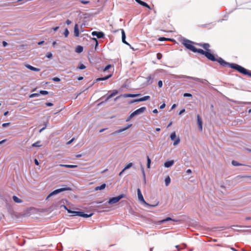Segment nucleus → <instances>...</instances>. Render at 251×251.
<instances>
[{"instance_id": "nucleus-1", "label": "nucleus", "mask_w": 251, "mask_h": 251, "mask_svg": "<svg viewBox=\"0 0 251 251\" xmlns=\"http://www.w3.org/2000/svg\"><path fill=\"white\" fill-rule=\"evenodd\" d=\"M198 46L203 48L205 51L200 49L199 53L204 55L208 59L212 61L218 62L222 66L226 67L227 62L225 61L222 58L218 57L216 58L213 54L210 52L209 48L210 47L208 43H196Z\"/></svg>"}, {"instance_id": "nucleus-2", "label": "nucleus", "mask_w": 251, "mask_h": 251, "mask_svg": "<svg viewBox=\"0 0 251 251\" xmlns=\"http://www.w3.org/2000/svg\"><path fill=\"white\" fill-rule=\"evenodd\" d=\"M197 43H194L190 40L187 39H184L182 42L183 45L188 50L192 51L194 52H199L201 49H197L194 45H196Z\"/></svg>"}, {"instance_id": "nucleus-3", "label": "nucleus", "mask_w": 251, "mask_h": 251, "mask_svg": "<svg viewBox=\"0 0 251 251\" xmlns=\"http://www.w3.org/2000/svg\"><path fill=\"white\" fill-rule=\"evenodd\" d=\"M226 66H228L231 68L234 69L240 73L244 75H246V74H247L248 70L238 64L235 63H229L227 62V64L226 65Z\"/></svg>"}, {"instance_id": "nucleus-4", "label": "nucleus", "mask_w": 251, "mask_h": 251, "mask_svg": "<svg viewBox=\"0 0 251 251\" xmlns=\"http://www.w3.org/2000/svg\"><path fill=\"white\" fill-rule=\"evenodd\" d=\"M71 190V188H70V187H67V186H65L63 188H60V189H56L53 191H52V192H51L48 196L47 197V199L49 198V197L53 196V195H56V194H58L60 192H63V191H70Z\"/></svg>"}, {"instance_id": "nucleus-5", "label": "nucleus", "mask_w": 251, "mask_h": 251, "mask_svg": "<svg viewBox=\"0 0 251 251\" xmlns=\"http://www.w3.org/2000/svg\"><path fill=\"white\" fill-rule=\"evenodd\" d=\"M137 195H138V199L139 200L141 201L143 204L146 205H148V206H151V207H154L155 206V205H151V204H149V203H147L144 200V199L143 198V196L141 193V191L140 190V189L139 188L137 189Z\"/></svg>"}, {"instance_id": "nucleus-6", "label": "nucleus", "mask_w": 251, "mask_h": 251, "mask_svg": "<svg viewBox=\"0 0 251 251\" xmlns=\"http://www.w3.org/2000/svg\"><path fill=\"white\" fill-rule=\"evenodd\" d=\"M146 109L145 107H142L136 110L130 115L129 118H132L136 115H139L143 113L145 111Z\"/></svg>"}, {"instance_id": "nucleus-7", "label": "nucleus", "mask_w": 251, "mask_h": 251, "mask_svg": "<svg viewBox=\"0 0 251 251\" xmlns=\"http://www.w3.org/2000/svg\"><path fill=\"white\" fill-rule=\"evenodd\" d=\"M124 195L123 194L120 195L117 197H113L109 199L108 203L110 204L116 203L118 202L121 199L124 198Z\"/></svg>"}, {"instance_id": "nucleus-8", "label": "nucleus", "mask_w": 251, "mask_h": 251, "mask_svg": "<svg viewBox=\"0 0 251 251\" xmlns=\"http://www.w3.org/2000/svg\"><path fill=\"white\" fill-rule=\"evenodd\" d=\"M170 138L172 140H174V145L176 146L178 145L180 142V139L179 137L176 138V134L175 132H173L170 135Z\"/></svg>"}, {"instance_id": "nucleus-9", "label": "nucleus", "mask_w": 251, "mask_h": 251, "mask_svg": "<svg viewBox=\"0 0 251 251\" xmlns=\"http://www.w3.org/2000/svg\"><path fill=\"white\" fill-rule=\"evenodd\" d=\"M140 94H124L123 95H121L117 97L116 98H115L114 100H117L118 99H119L120 97H123L124 98H135L138 96H139Z\"/></svg>"}, {"instance_id": "nucleus-10", "label": "nucleus", "mask_w": 251, "mask_h": 251, "mask_svg": "<svg viewBox=\"0 0 251 251\" xmlns=\"http://www.w3.org/2000/svg\"><path fill=\"white\" fill-rule=\"evenodd\" d=\"M150 99V97L149 96H146L142 98L138 99H134L131 101L130 103L136 102H140V101H143L147 100H148Z\"/></svg>"}, {"instance_id": "nucleus-11", "label": "nucleus", "mask_w": 251, "mask_h": 251, "mask_svg": "<svg viewBox=\"0 0 251 251\" xmlns=\"http://www.w3.org/2000/svg\"><path fill=\"white\" fill-rule=\"evenodd\" d=\"M73 212V214H75V215H77V216H80L82 217H84V218H88V217H90L92 215V214L88 215L87 214L83 213V212H80V211H76V212Z\"/></svg>"}, {"instance_id": "nucleus-12", "label": "nucleus", "mask_w": 251, "mask_h": 251, "mask_svg": "<svg viewBox=\"0 0 251 251\" xmlns=\"http://www.w3.org/2000/svg\"><path fill=\"white\" fill-rule=\"evenodd\" d=\"M197 123L198 125V127L200 131L202 130V121L200 116L198 114L197 115Z\"/></svg>"}, {"instance_id": "nucleus-13", "label": "nucleus", "mask_w": 251, "mask_h": 251, "mask_svg": "<svg viewBox=\"0 0 251 251\" xmlns=\"http://www.w3.org/2000/svg\"><path fill=\"white\" fill-rule=\"evenodd\" d=\"M92 35L97 36L98 38H101L104 37V33L102 32L93 31L92 33Z\"/></svg>"}, {"instance_id": "nucleus-14", "label": "nucleus", "mask_w": 251, "mask_h": 251, "mask_svg": "<svg viewBox=\"0 0 251 251\" xmlns=\"http://www.w3.org/2000/svg\"><path fill=\"white\" fill-rule=\"evenodd\" d=\"M118 90H114L112 91V93L107 96V97L106 98V99L105 100V102H107L110 99H111L113 97H114L115 95H116L117 94H118Z\"/></svg>"}, {"instance_id": "nucleus-15", "label": "nucleus", "mask_w": 251, "mask_h": 251, "mask_svg": "<svg viewBox=\"0 0 251 251\" xmlns=\"http://www.w3.org/2000/svg\"><path fill=\"white\" fill-rule=\"evenodd\" d=\"M118 90H114L112 91V93L107 96V97L106 98V99L105 100V102H107L110 99H111L113 97H114L115 95H116L117 94H118Z\"/></svg>"}, {"instance_id": "nucleus-16", "label": "nucleus", "mask_w": 251, "mask_h": 251, "mask_svg": "<svg viewBox=\"0 0 251 251\" xmlns=\"http://www.w3.org/2000/svg\"><path fill=\"white\" fill-rule=\"evenodd\" d=\"M138 4L142 5L144 7H147L149 9H151L150 6L145 2H144L141 0H135Z\"/></svg>"}, {"instance_id": "nucleus-17", "label": "nucleus", "mask_w": 251, "mask_h": 251, "mask_svg": "<svg viewBox=\"0 0 251 251\" xmlns=\"http://www.w3.org/2000/svg\"><path fill=\"white\" fill-rule=\"evenodd\" d=\"M25 66L28 69L33 71L39 72L40 71V69L33 67L29 64H25Z\"/></svg>"}, {"instance_id": "nucleus-18", "label": "nucleus", "mask_w": 251, "mask_h": 251, "mask_svg": "<svg viewBox=\"0 0 251 251\" xmlns=\"http://www.w3.org/2000/svg\"><path fill=\"white\" fill-rule=\"evenodd\" d=\"M25 66L28 69L33 71L39 72L40 71V69L33 67L29 64H25Z\"/></svg>"}, {"instance_id": "nucleus-19", "label": "nucleus", "mask_w": 251, "mask_h": 251, "mask_svg": "<svg viewBox=\"0 0 251 251\" xmlns=\"http://www.w3.org/2000/svg\"><path fill=\"white\" fill-rule=\"evenodd\" d=\"M120 30L121 31V33H122V42L124 43H125V44L129 45L128 43L127 42H126V34H125L124 30L123 29H121Z\"/></svg>"}, {"instance_id": "nucleus-20", "label": "nucleus", "mask_w": 251, "mask_h": 251, "mask_svg": "<svg viewBox=\"0 0 251 251\" xmlns=\"http://www.w3.org/2000/svg\"><path fill=\"white\" fill-rule=\"evenodd\" d=\"M74 35L75 37H78L79 35V30L77 24L75 25L74 27Z\"/></svg>"}, {"instance_id": "nucleus-21", "label": "nucleus", "mask_w": 251, "mask_h": 251, "mask_svg": "<svg viewBox=\"0 0 251 251\" xmlns=\"http://www.w3.org/2000/svg\"><path fill=\"white\" fill-rule=\"evenodd\" d=\"M111 76H112V74H109V75H106L104 77L98 78L97 79V81H100L105 80L109 78Z\"/></svg>"}, {"instance_id": "nucleus-22", "label": "nucleus", "mask_w": 251, "mask_h": 251, "mask_svg": "<svg viewBox=\"0 0 251 251\" xmlns=\"http://www.w3.org/2000/svg\"><path fill=\"white\" fill-rule=\"evenodd\" d=\"M147 82L148 84H151L153 82V77L151 75H149L147 78Z\"/></svg>"}, {"instance_id": "nucleus-23", "label": "nucleus", "mask_w": 251, "mask_h": 251, "mask_svg": "<svg viewBox=\"0 0 251 251\" xmlns=\"http://www.w3.org/2000/svg\"><path fill=\"white\" fill-rule=\"evenodd\" d=\"M174 163V160L168 161L164 163V166L167 168H169L172 166Z\"/></svg>"}, {"instance_id": "nucleus-24", "label": "nucleus", "mask_w": 251, "mask_h": 251, "mask_svg": "<svg viewBox=\"0 0 251 251\" xmlns=\"http://www.w3.org/2000/svg\"><path fill=\"white\" fill-rule=\"evenodd\" d=\"M60 166L68 168H75L77 167V165H64V164H60Z\"/></svg>"}, {"instance_id": "nucleus-25", "label": "nucleus", "mask_w": 251, "mask_h": 251, "mask_svg": "<svg viewBox=\"0 0 251 251\" xmlns=\"http://www.w3.org/2000/svg\"><path fill=\"white\" fill-rule=\"evenodd\" d=\"M105 187H106V184L103 183V184H101L100 186H97V187H95V190L96 191L101 190L104 189L105 188Z\"/></svg>"}, {"instance_id": "nucleus-26", "label": "nucleus", "mask_w": 251, "mask_h": 251, "mask_svg": "<svg viewBox=\"0 0 251 251\" xmlns=\"http://www.w3.org/2000/svg\"><path fill=\"white\" fill-rule=\"evenodd\" d=\"M13 201L16 203H22L23 201L16 196H13Z\"/></svg>"}, {"instance_id": "nucleus-27", "label": "nucleus", "mask_w": 251, "mask_h": 251, "mask_svg": "<svg viewBox=\"0 0 251 251\" xmlns=\"http://www.w3.org/2000/svg\"><path fill=\"white\" fill-rule=\"evenodd\" d=\"M83 48L82 46H78L76 48L75 51L77 53H81V52L83 51Z\"/></svg>"}, {"instance_id": "nucleus-28", "label": "nucleus", "mask_w": 251, "mask_h": 251, "mask_svg": "<svg viewBox=\"0 0 251 251\" xmlns=\"http://www.w3.org/2000/svg\"><path fill=\"white\" fill-rule=\"evenodd\" d=\"M42 145H41V141H38L36 142H35V143H34L32 144V147H40Z\"/></svg>"}, {"instance_id": "nucleus-29", "label": "nucleus", "mask_w": 251, "mask_h": 251, "mask_svg": "<svg viewBox=\"0 0 251 251\" xmlns=\"http://www.w3.org/2000/svg\"><path fill=\"white\" fill-rule=\"evenodd\" d=\"M165 182L166 186H168L171 182V178L169 176H167L165 179Z\"/></svg>"}, {"instance_id": "nucleus-30", "label": "nucleus", "mask_w": 251, "mask_h": 251, "mask_svg": "<svg viewBox=\"0 0 251 251\" xmlns=\"http://www.w3.org/2000/svg\"><path fill=\"white\" fill-rule=\"evenodd\" d=\"M172 220H173V219L171 218L167 217V218H166L165 219H163L162 220H161V221H159L158 223H163L164 222H167V221H172Z\"/></svg>"}, {"instance_id": "nucleus-31", "label": "nucleus", "mask_w": 251, "mask_h": 251, "mask_svg": "<svg viewBox=\"0 0 251 251\" xmlns=\"http://www.w3.org/2000/svg\"><path fill=\"white\" fill-rule=\"evenodd\" d=\"M132 165H133V164L132 163H129L126 164L125 168H124V171H125V170L130 168V167H131L132 166Z\"/></svg>"}, {"instance_id": "nucleus-32", "label": "nucleus", "mask_w": 251, "mask_h": 251, "mask_svg": "<svg viewBox=\"0 0 251 251\" xmlns=\"http://www.w3.org/2000/svg\"><path fill=\"white\" fill-rule=\"evenodd\" d=\"M151 159L150 158L149 156H147V167L148 169H150V167H151Z\"/></svg>"}, {"instance_id": "nucleus-33", "label": "nucleus", "mask_w": 251, "mask_h": 251, "mask_svg": "<svg viewBox=\"0 0 251 251\" xmlns=\"http://www.w3.org/2000/svg\"><path fill=\"white\" fill-rule=\"evenodd\" d=\"M62 207H63L65 209H66V210H67L68 212L69 213H73V212H76L75 211H72L70 209H68V208L66 206L63 205H62Z\"/></svg>"}, {"instance_id": "nucleus-34", "label": "nucleus", "mask_w": 251, "mask_h": 251, "mask_svg": "<svg viewBox=\"0 0 251 251\" xmlns=\"http://www.w3.org/2000/svg\"><path fill=\"white\" fill-rule=\"evenodd\" d=\"M112 67V65L110 64L107 65L103 69V72H106Z\"/></svg>"}, {"instance_id": "nucleus-35", "label": "nucleus", "mask_w": 251, "mask_h": 251, "mask_svg": "<svg viewBox=\"0 0 251 251\" xmlns=\"http://www.w3.org/2000/svg\"><path fill=\"white\" fill-rule=\"evenodd\" d=\"M160 41H171L172 40L170 38H167L165 37H160L158 39Z\"/></svg>"}, {"instance_id": "nucleus-36", "label": "nucleus", "mask_w": 251, "mask_h": 251, "mask_svg": "<svg viewBox=\"0 0 251 251\" xmlns=\"http://www.w3.org/2000/svg\"><path fill=\"white\" fill-rule=\"evenodd\" d=\"M131 126V125H129L127 126H126V127H125V128H124L123 129H120L119 130L118 132H121L124 131L126 130L127 129H128V128H129Z\"/></svg>"}, {"instance_id": "nucleus-37", "label": "nucleus", "mask_w": 251, "mask_h": 251, "mask_svg": "<svg viewBox=\"0 0 251 251\" xmlns=\"http://www.w3.org/2000/svg\"><path fill=\"white\" fill-rule=\"evenodd\" d=\"M69 34V31L68 29L67 28H66L63 33V34L64 35L65 37H67Z\"/></svg>"}, {"instance_id": "nucleus-38", "label": "nucleus", "mask_w": 251, "mask_h": 251, "mask_svg": "<svg viewBox=\"0 0 251 251\" xmlns=\"http://www.w3.org/2000/svg\"><path fill=\"white\" fill-rule=\"evenodd\" d=\"M232 164L233 165V166H240L241 165L240 164H239V163H238L236 161H235V160H233L232 161Z\"/></svg>"}, {"instance_id": "nucleus-39", "label": "nucleus", "mask_w": 251, "mask_h": 251, "mask_svg": "<svg viewBox=\"0 0 251 251\" xmlns=\"http://www.w3.org/2000/svg\"><path fill=\"white\" fill-rule=\"evenodd\" d=\"M78 68L80 70H83L86 68V66L83 64H80Z\"/></svg>"}, {"instance_id": "nucleus-40", "label": "nucleus", "mask_w": 251, "mask_h": 251, "mask_svg": "<svg viewBox=\"0 0 251 251\" xmlns=\"http://www.w3.org/2000/svg\"><path fill=\"white\" fill-rule=\"evenodd\" d=\"M39 96V94H38V93H33V94H31L29 96V98H34V97H38Z\"/></svg>"}, {"instance_id": "nucleus-41", "label": "nucleus", "mask_w": 251, "mask_h": 251, "mask_svg": "<svg viewBox=\"0 0 251 251\" xmlns=\"http://www.w3.org/2000/svg\"><path fill=\"white\" fill-rule=\"evenodd\" d=\"M48 92L47 91H45V90H41L40 91V94H42V95H47L48 94Z\"/></svg>"}, {"instance_id": "nucleus-42", "label": "nucleus", "mask_w": 251, "mask_h": 251, "mask_svg": "<svg viewBox=\"0 0 251 251\" xmlns=\"http://www.w3.org/2000/svg\"><path fill=\"white\" fill-rule=\"evenodd\" d=\"M79 1L82 3V4H88L90 2L89 1H88V0H79Z\"/></svg>"}, {"instance_id": "nucleus-43", "label": "nucleus", "mask_w": 251, "mask_h": 251, "mask_svg": "<svg viewBox=\"0 0 251 251\" xmlns=\"http://www.w3.org/2000/svg\"><path fill=\"white\" fill-rule=\"evenodd\" d=\"M52 56V54L51 52H48L47 54H46V57H47L48 58H51Z\"/></svg>"}, {"instance_id": "nucleus-44", "label": "nucleus", "mask_w": 251, "mask_h": 251, "mask_svg": "<svg viewBox=\"0 0 251 251\" xmlns=\"http://www.w3.org/2000/svg\"><path fill=\"white\" fill-rule=\"evenodd\" d=\"M92 40H93L95 43H96V45H95V49H96L97 47L98 46V40H97V39H96L95 38H92Z\"/></svg>"}, {"instance_id": "nucleus-45", "label": "nucleus", "mask_w": 251, "mask_h": 251, "mask_svg": "<svg viewBox=\"0 0 251 251\" xmlns=\"http://www.w3.org/2000/svg\"><path fill=\"white\" fill-rule=\"evenodd\" d=\"M162 85H163V83H162V81L161 80H159L158 82V86L159 88H161L162 87Z\"/></svg>"}, {"instance_id": "nucleus-46", "label": "nucleus", "mask_w": 251, "mask_h": 251, "mask_svg": "<svg viewBox=\"0 0 251 251\" xmlns=\"http://www.w3.org/2000/svg\"><path fill=\"white\" fill-rule=\"evenodd\" d=\"M192 96V95L190 93H184L183 94V97H191Z\"/></svg>"}, {"instance_id": "nucleus-47", "label": "nucleus", "mask_w": 251, "mask_h": 251, "mask_svg": "<svg viewBox=\"0 0 251 251\" xmlns=\"http://www.w3.org/2000/svg\"><path fill=\"white\" fill-rule=\"evenodd\" d=\"M52 80L56 82H59L60 81V79L57 77L53 78Z\"/></svg>"}, {"instance_id": "nucleus-48", "label": "nucleus", "mask_w": 251, "mask_h": 251, "mask_svg": "<svg viewBox=\"0 0 251 251\" xmlns=\"http://www.w3.org/2000/svg\"><path fill=\"white\" fill-rule=\"evenodd\" d=\"M10 123H4L2 125V126L3 127H6L8 126H9L10 125Z\"/></svg>"}, {"instance_id": "nucleus-49", "label": "nucleus", "mask_w": 251, "mask_h": 251, "mask_svg": "<svg viewBox=\"0 0 251 251\" xmlns=\"http://www.w3.org/2000/svg\"><path fill=\"white\" fill-rule=\"evenodd\" d=\"M45 104L47 106H51L53 105V103L51 102H46Z\"/></svg>"}, {"instance_id": "nucleus-50", "label": "nucleus", "mask_w": 251, "mask_h": 251, "mask_svg": "<svg viewBox=\"0 0 251 251\" xmlns=\"http://www.w3.org/2000/svg\"><path fill=\"white\" fill-rule=\"evenodd\" d=\"M157 57L158 59H160L162 57V54L160 53H158L157 54Z\"/></svg>"}, {"instance_id": "nucleus-51", "label": "nucleus", "mask_w": 251, "mask_h": 251, "mask_svg": "<svg viewBox=\"0 0 251 251\" xmlns=\"http://www.w3.org/2000/svg\"><path fill=\"white\" fill-rule=\"evenodd\" d=\"M74 140H75L74 138H72L71 140H70L69 141H68L67 143V144L69 145V144H71Z\"/></svg>"}, {"instance_id": "nucleus-52", "label": "nucleus", "mask_w": 251, "mask_h": 251, "mask_svg": "<svg viewBox=\"0 0 251 251\" xmlns=\"http://www.w3.org/2000/svg\"><path fill=\"white\" fill-rule=\"evenodd\" d=\"M166 106V104L165 103H163L162 104H161L160 106V109H163L164 108H165Z\"/></svg>"}, {"instance_id": "nucleus-53", "label": "nucleus", "mask_w": 251, "mask_h": 251, "mask_svg": "<svg viewBox=\"0 0 251 251\" xmlns=\"http://www.w3.org/2000/svg\"><path fill=\"white\" fill-rule=\"evenodd\" d=\"M71 21L70 20H67L66 21V24L67 25H69L71 24Z\"/></svg>"}, {"instance_id": "nucleus-54", "label": "nucleus", "mask_w": 251, "mask_h": 251, "mask_svg": "<svg viewBox=\"0 0 251 251\" xmlns=\"http://www.w3.org/2000/svg\"><path fill=\"white\" fill-rule=\"evenodd\" d=\"M246 75L251 77V72L248 70L247 74H246Z\"/></svg>"}, {"instance_id": "nucleus-55", "label": "nucleus", "mask_w": 251, "mask_h": 251, "mask_svg": "<svg viewBox=\"0 0 251 251\" xmlns=\"http://www.w3.org/2000/svg\"><path fill=\"white\" fill-rule=\"evenodd\" d=\"M2 45L4 46V47H6L7 45V43L5 41H3L2 42Z\"/></svg>"}, {"instance_id": "nucleus-56", "label": "nucleus", "mask_w": 251, "mask_h": 251, "mask_svg": "<svg viewBox=\"0 0 251 251\" xmlns=\"http://www.w3.org/2000/svg\"><path fill=\"white\" fill-rule=\"evenodd\" d=\"M176 248L177 249V250L178 251H180L181 250V248H179V245H176Z\"/></svg>"}, {"instance_id": "nucleus-57", "label": "nucleus", "mask_w": 251, "mask_h": 251, "mask_svg": "<svg viewBox=\"0 0 251 251\" xmlns=\"http://www.w3.org/2000/svg\"><path fill=\"white\" fill-rule=\"evenodd\" d=\"M34 162H35V164L36 165H39V162L37 160V159H34Z\"/></svg>"}, {"instance_id": "nucleus-58", "label": "nucleus", "mask_w": 251, "mask_h": 251, "mask_svg": "<svg viewBox=\"0 0 251 251\" xmlns=\"http://www.w3.org/2000/svg\"><path fill=\"white\" fill-rule=\"evenodd\" d=\"M185 111V109H182V110L179 112V115H181V114H182L183 113H184Z\"/></svg>"}, {"instance_id": "nucleus-59", "label": "nucleus", "mask_w": 251, "mask_h": 251, "mask_svg": "<svg viewBox=\"0 0 251 251\" xmlns=\"http://www.w3.org/2000/svg\"><path fill=\"white\" fill-rule=\"evenodd\" d=\"M81 156H82V154H77L75 155L76 158H79Z\"/></svg>"}, {"instance_id": "nucleus-60", "label": "nucleus", "mask_w": 251, "mask_h": 251, "mask_svg": "<svg viewBox=\"0 0 251 251\" xmlns=\"http://www.w3.org/2000/svg\"><path fill=\"white\" fill-rule=\"evenodd\" d=\"M59 28V26H56L54 28H53V29L54 31H57Z\"/></svg>"}, {"instance_id": "nucleus-61", "label": "nucleus", "mask_w": 251, "mask_h": 251, "mask_svg": "<svg viewBox=\"0 0 251 251\" xmlns=\"http://www.w3.org/2000/svg\"><path fill=\"white\" fill-rule=\"evenodd\" d=\"M187 173L190 174L192 173V171L191 169H188L186 171Z\"/></svg>"}, {"instance_id": "nucleus-62", "label": "nucleus", "mask_w": 251, "mask_h": 251, "mask_svg": "<svg viewBox=\"0 0 251 251\" xmlns=\"http://www.w3.org/2000/svg\"><path fill=\"white\" fill-rule=\"evenodd\" d=\"M152 112L153 113H155V114L158 113V111L156 109H154Z\"/></svg>"}, {"instance_id": "nucleus-63", "label": "nucleus", "mask_w": 251, "mask_h": 251, "mask_svg": "<svg viewBox=\"0 0 251 251\" xmlns=\"http://www.w3.org/2000/svg\"><path fill=\"white\" fill-rule=\"evenodd\" d=\"M44 43V41H42L39 42L38 43V44L39 45H41L43 44Z\"/></svg>"}, {"instance_id": "nucleus-64", "label": "nucleus", "mask_w": 251, "mask_h": 251, "mask_svg": "<svg viewBox=\"0 0 251 251\" xmlns=\"http://www.w3.org/2000/svg\"><path fill=\"white\" fill-rule=\"evenodd\" d=\"M230 249L233 251H238L236 249H235V248H233V247H231L230 248Z\"/></svg>"}]
</instances>
